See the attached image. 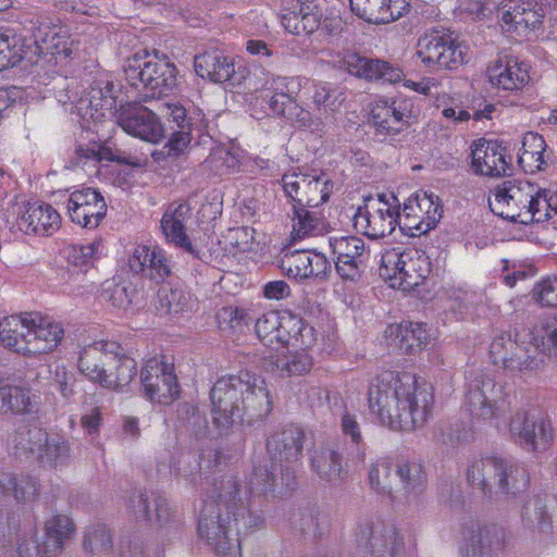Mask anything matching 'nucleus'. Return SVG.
Returning <instances> with one entry per match:
<instances>
[{"instance_id":"obj_42","label":"nucleus","mask_w":557,"mask_h":557,"mask_svg":"<svg viewBox=\"0 0 557 557\" xmlns=\"http://www.w3.org/2000/svg\"><path fill=\"white\" fill-rule=\"evenodd\" d=\"M550 159L552 152L548 151L543 136L534 132H529L523 136L518 162L524 172L543 171Z\"/></svg>"},{"instance_id":"obj_14","label":"nucleus","mask_w":557,"mask_h":557,"mask_svg":"<svg viewBox=\"0 0 557 557\" xmlns=\"http://www.w3.org/2000/svg\"><path fill=\"white\" fill-rule=\"evenodd\" d=\"M117 86L108 77L95 82L87 95L82 96L76 104L77 122L87 133H99L100 125L112 114L115 107Z\"/></svg>"},{"instance_id":"obj_64","label":"nucleus","mask_w":557,"mask_h":557,"mask_svg":"<svg viewBox=\"0 0 557 557\" xmlns=\"http://www.w3.org/2000/svg\"><path fill=\"white\" fill-rule=\"evenodd\" d=\"M524 518L540 529L550 524V516L546 511V505L540 498L530 499L524 508Z\"/></svg>"},{"instance_id":"obj_32","label":"nucleus","mask_w":557,"mask_h":557,"mask_svg":"<svg viewBox=\"0 0 557 557\" xmlns=\"http://www.w3.org/2000/svg\"><path fill=\"white\" fill-rule=\"evenodd\" d=\"M129 269L151 280L163 281L171 273V263L166 251L157 245H136L128 258Z\"/></svg>"},{"instance_id":"obj_35","label":"nucleus","mask_w":557,"mask_h":557,"mask_svg":"<svg viewBox=\"0 0 557 557\" xmlns=\"http://www.w3.org/2000/svg\"><path fill=\"white\" fill-rule=\"evenodd\" d=\"M389 345H394L406 352H414L426 347L433 339L431 330L423 323L391 324L385 330Z\"/></svg>"},{"instance_id":"obj_27","label":"nucleus","mask_w":557,"mask_h":557,"mask_svg":"<svg viewBox=\"0 0 557 557\" xmlns=\"http://www.w3.org/2000/svg\"><path fill=\"white\" fill-rule=\"evenodd\" d=\"M470 157V169L475 175L497 177L506 174L508 169L506 148L497 140H474Z\"/></svg>"},{"instance_id":"obj_10","label":"nucleus","mask_w":557,"mask_h":557,"mask_svg":"<svg viewBox=\"0 0 557 557\" xmlns=\"http://www.w3.org/2000/svg\"><path fill=\"white\" fill-rule=\"evenodd\" d=\"M413 58L430 72H453L472 60V50L465 40L443 32L429 30L418 37Z\"/></svg>"},{"instance_id":"obj_2","label":"nucleus","mask_w":557,"mask_h":557,"mask_svg":"<svg viewBox=\"0 0 557 557\" xmlns=\"http://www.w3.org/2000/svg\"><path fill=\"white\" fill-rule=\"evenodd\" d=\"M433 406V395L417 385L410 372H384L369 387V408L379 421L394 430L423 425Z\"/></svg>"},{"instance_id":"obj_11","label":"nucleus","mask_w":557,"mask_h":557,"mask_svg":"<svg viewBox=\"0 0 557 557\" xmlns=\"http://www.w3.org/2000/svg\"><path fill=\"white\" fill-rule=\"evenodd\" d=\"M256 334L263 345L283 348H311L317 341L312 326L290 311L269 310L255 323Z\"/></svg>"},{"instance_id":"obj_56","label":"nucleus","mask_w":557,"mask_h":557,"mask_svg":"<svg viewBox=\"0 0 557 557\" xmlns=\"http://www.w3.org/2000/svg\"><path fill=\"white\" fill-rule=\"evenodd\" d=\"M112 537L104 524H95L85 533L84 546L92 554L106 553L111 548Z\"/></svg>"},{"instance_id":"obj_9","label":"nucleus","mask_w":557,"mask_h":557,"mask_svg":"<svg viewBox=\"0 0 557 557\" xmlns=\"http://www.w3.org/2000/svg\"><path fill=\"white\" fill-rule=\"evenodd\" d=\"M380 276L394 289L411 292L432 273L430 257L423 250L392 247L382 252Z\"/></svg>"},{"instance_id":"obj_38","label":"nucleus","mask_w":557,"mask_h":557,"mask_svg":"<svg viewBox=\"0 0 557 557\" xmlns=\"http://www.w3.org/2000/svg\"><path fill=\"white\" fill-rule=\"evenodd\" d=\"M101 298L121 317L135 314L140 308L138 294L131 285L107 281L102 285Z\"/></svg>"},{"instance_id":"obj_50","label":"nucleus","mask_w":557,"mask_h":557,"mask_svg":"<svg viewBox=\"0 0 557 557\" xmlns=\"http://www.w3.org/2000/svg\"><path fill=\"white\" fill-rule=\"evenodd\" d=\"M475 470L483 471V478L486 481V492L492 486H505L508 488L509 482L507 481L506 461L497 457H486L478 459Z\"/></svg>"},{"instance_id":"obj_8","label":"nucleus","mask_w":557,"mask_h":557,"mask_svg":"<svg viewBox=\"0 0 557 557\" xmlns=\"http://www.w3.org/2000/svg\"><path fill=\"white\" fill-rule=\"evenodd\" d=\"M125 78L144 99L173 94L177 88V70L165 55L141 50L126 59Z\"/></svg>"},{"instance_id":"obj_23","label":"nucleus","mask_w":557,"mask_h":557,"mask_svg":"<svg viewBox=\"0 0 557 557\" xmlns=\"http://www.w3.org/2000/svg\"><path fill=\"white\" fill-rule=\"evenodd\" d=\"M334 65L347 71L350 75L367 79H383L397 84L401 79L403 70L386 61L366 58L354 51H345L333 61Z\"/></svg>"},{"instance_id":"obj_37","label":"nucleus","mask_w":557,"mask_h":557,"mask_svg":"<svg viewBox=\"0 0 557 557\" xmlns=\"http://www.w3.org/2000/svg\"><path fill=\"white\" fill-rule=\"evenodd\" d=\"M503 533L495 527L473 530L462 548L463 557H497L503 548Z\"/></svg>"},{"instance_id":"obj_25","label":"nucleus","mask_w":557,"mask_h":557,"mask_svg":"<svg viewBox=\"0 0 557 557\" xmlns=\"http://www.w3.org/2000/svg\"><path fill=\"white\" fill-rule=\"evenodd\" d=\"M411 115V106L403 98H375L370 103V121L380 134H396L404 129Z\"/></svg>"},{"instance_id":"obj_12","label":"nucleus","mask_w":557,"mask_h":557,"mask_svg":"<svg viewBox=\"0 0 557 557\" xmlns=\"http://www.w3.org/2000/svg\"><path fill=\"white\" fill-rule=\"evenodd\" d=\"M400 202L394 193H381L364 199L354 215L355 228L369 238H381L399 226Z\"/></svg>"},{"instance_id":"obj_22","label":"nucleus","mask_w":557,"mask_h":557,"mask_svg":"<svg viewBox=\"0 0 557 557\" xmlns=\"http://www.w3.org/2000/svg\"><path fill=\"white\" fill-rule=\"evenodd\" d=\"M145 395L152 401L169 404L180 393L173 364L163 357H153L146 361L141 374Z\"/></svg>"},{"instance_id":"obj_19","label":"nucleus","mask_w":557,"mask_h":557,"mask_svg":"<svg viewBox=\"0 0 557 557\" xmlns=\"http://www.w3.org/2000/svg\"><path fill=\"white\" fill-rule=\"evenodd\" d=\"M535 193V185L528 181H506L488 198L491 210L503 219L524 224L523 212Z\"/></svg>"},{"instance_id":"obj_47","label":"nucleus","mask_w":557,"mask_h":557,"mask_svg":"<svg viewBox=\"0 0 557 557\" xmlns=\"http://www.w3.org/2000/svg\"><path fill=\"white\" fill-rule=\"evenodd\" d=\"M311 467L321 478L333 479L341 473L342 460L333 447L321 446L312 453Z\"/></svg>"},{"instance_id":"obj_48","label":"nucleus","mask_w":557,"mask_h":557,"mask_svg":"<svg viewBox=\"0 0 557 557\" xmlns=\"http://www.w3.org/2000/svg\"><path fill=\"white\" fill-rule=\"evenodd\" d=\"M333 184L325 175L309 174L299 207H318L324 203L332 193Z\"/></svg>"},{"instance_id":"obj_13","label":"nucleus","mask_w":557,"mask_h":557,"mask_svg":"<svg viewBox=\"0 0 557 557\" xmlns=\"http://www.w3.org/2000/svg\"><path fill=\"white\" fill-rule=\"evenodd\" d=\"M484 78L496 95L517 96L532 82L531 65L511 54H497L484 69Z\"/></svg>"},{"instance_id":"obj_59","label":"nucleus","mask_w":557,"mask_h":557,"mask_svg":"<svg viewBox=\"0 0 557 557\" xmlns=\"http://www.w3.org/2000/svg\"><path fill=\"white\" fill-rule=\"evenodd\" d=\"M309 173H305L299 169H292L282 176V187L288 198L299 205L301 194H304Z\"/></svg>"},{"instance_id":"obj_24","label":"nucleus","mask_w":557,"mask_h":557,"mask_svg":"<svg viewBox=\"0 0 557 557\" xmlns=\"http://www.w3.org/2000/svg\"><path fill=\"white\" fill-rule=\"evenodd\" d=\"M66 210L73 223L91 230L96 228L104 218L107 203L98 190L86 187L70 194Z\"/></svg>"},{"instance_id":"obj_53","label":"nucleus","mask_w":557,"mask_h":557,"mask_svg":"<svg viewBox=\"0 0 557 557\" xmlns=\"http://www.w3.org/2000/svg\"><path fill=\"white\" fill-rule=\"evenodd\" d=\"M133 503L135 511L150 521L156 520L161 522L169 516L170 509L168 503L161 497H153L149 500L145 495L140 494L134 498Z\"/></svg>"},{"instance_id":"obj_1","label":"nucleus","mask_w":557,"mask_h":557,"mask_svg":"<svg viewBox=\"0 0 557 557\" xmlns=\"http://www.w3.org/2000/svg\"><path fill=\"white\" fill-rule=\"evenodd\" d=\"M268 462L253 467L252 475L245 484H240L233 478L221 482L216 498L208 500L200 513L198 532L206 539L218 554L226 557H242L239 528L234 530L233 522L245 529H250L259 523L260 518L249 513L248 506L251 497L265 494L271 491L274 482V465Z\"/></svg>"},{"instance_id":"obj_58","label":"nucleus","mask_w":557,"mask_h":557,"mask_svg":"<svg viewBox=\"0 0 557 557\" xmlns=\"http://www.w3.org/2000/svg\"><path fill=\"white\" fill-rule=\"evenodd\" d=\"M397 475L408 494H417L421 491L424 475L419 465L401 461L397 465Z\"/></svg>"},{"instance_id":"obj_63","label":"nucleus","mask_w":557,"mask_h":557,"mask_svg":"<svg viewBox=\"0 0 557 557\" xmlns=\"http://www.w3.org/2000/svg\"><path fill=\"white\" fill-rule=\"evenodd\" d=\"M301 3V30L304 35H308L317 30L321 22V13L314 0H297Z\"/></svg>"},{"instance_id":"obj_28","label":"nucleus","mask_w":557,"mask_h":557,"mask_svg":"<svg viewBox=\"0 0 557 557\" xmlns=\"http://www.w3.org/2000/svg\"><path fill=\"white\" fill-rule=\"evenodd\" d=\"M28 342L26 355H40L53 351L61 343L64 330L62 325L52 318L42 315L39 312H29Z\"/></svg>"},{"instance_id":"obj_44","label":"nucleus","mask_w":557,"mask_h":557,"mask_svg":"<svg viewBox=\"0 0 557 557\" xmlns=\"http://www.w3.org/2000/svg\"><path fill=\"white\" fill-rule=\"evenodd\" d=\"M74 533V523L69 516L57 515L46 522V540L38 547L45 556L60 552L64 542Z\"/></svg>"},{"instance_id":"obj_30","label":"nucleus","mask_w":557,"mask_h":557,"mask_svg":"<svg viewBox=\"0 0 557 557\" xmlns=\"http://www.w3.org/2000/svg\"><path fill=\"white\" fill-rule=\"evenodd\" d=\"M27 438L22 437L18 445L22 449L37 453L41 461L51 466H60L70 457V446L59 435H48L42 429L27 431Z\"/></svg>"},{"instance_id":"obj_36","label":"nucleus","mask_w":557,"mask_h":557,"mask_svg":"<svg viewBox=\"0 0 557 557\" xmlns=\"http://www.w3.org/2000/svg\"><path fill=\"white\" fill-rule=\"evenodd\" d=\"M304 432L298 426H288L273 433L267 441V450L272 460L292 461L301 453Z\"/></svg>"},{"instance_id":"obj_5","label":"nucleus","mask_w":557,"mask_h":557,"mask_svg":"<svg viewBox=\"0 0 557 557\" xmlns=\"http://www.w3.org/2000/svg\"><path fill=\"white\" fill-rule=\"evenodd\" d=\"M79 372L102 388L123 391L137 374V363L114 341L96 339L79 350Z\"/></svg>"},{"instance_id":"obj_62","label":"nucleus","mask_w":557,"mask_h":557,"mask_svg":"<svg viewBox=\"0 0 557 557\" xmlns=\"http://www.w3.org/2000/svg\"><path fill=\"white\" fill-rule=\"evenodd\" d=\"M535 300L545 307H557V275L548 276L533 288Z\"/></svg>"},{"instance_id":"obj_21","label":"nucleus","mask_w":557,"mask_h":557,"mask_svg":"<svg viewBox=\"0 0 557 557\" xmlns=\"http://www.w3.org/2000/svg\"><path fill=\"white\" fill-rule=\"evenodd\" d=\"M355 536L356 544L364 556L383 557L386 554L394 556L405 545L403 535L391 522L361 524Z\"/></svg>"},{"instance_id":"obj_57","label":"nucleus","mask_w":557,"mask_h":557,"mask_svg":"<svg viewBox=\"0 0 557 557\" xmlns=\"http://www.w3.org/2000/svg\"><path fill=\"white\" fill-rule=\"evenodd\" d=\"M10 394L9 412L33 413L38 410L37 396L28 388L11 385Z\"/></svg>"},{"instance_id":"obj_40","label":"nucleus","mask_w":557,"mask_h":557,"mask_svg":"<svg viewBox=\"0 0 557 557\" xmlns=\"http://www.w3.org/2000/svg\"><path fill=\"white\" fill-rule=\"evenodd\" d=\"M302 79V87H309L312 89V102L314 104L317 114L312 119L321 117L322 127L325 124V121L331 119L334 113H336L344 100V92L337 88L332 87L327 83H315L310 82L309 79Z\"/></svg>"},{"instance_id":"obj_51","label":"nucleus","mask_w":557,"mask_h":557,"mask_svg":"<svg viewBox=\"0 0 557 557\" xmlns=\"http://www.w3.org/2000/svg\"><path fill=\"white\" fill-rule=\"evenodd\" d=\"M323 231L321 221L305 207H294L293 238L301 239L307 236H315Z\"/></svg>"},{"instance_id":"obj_49","label":"nucleus","mask_w":557,"mask_h":557,"mask_svg":"<svg viewBox=\"0 0 557 557\" xmlns=\"http://www.w3.org/2000/svg\"><path fill=\"white\" fill-rule=\"evenodd\" d=\"M220 245L230 253L252 250L255 230L249 226L228 228L221 237Z\"/></svg>"},{"instance_id":"obj_55","label":"nucleus","mask_w":557,"mask_h":557,"mask_svg":"<svg viewBox=\"0 0 557 557\" xmlns=\"http://www.w3.org/2000/svg\"><path fill=\"white\" fill-rule=\"evenodd\" d=\"M87 139V144L81 141L76 149L77 158L81 161L101 162L117 160L119 162H121L120 159L115 158L111 148H109L106 145H102L101 143L95 140L94 138Z\"/></svg>"},{"instance_id":"obj_34","label":"nucleus","mask_w":557,"mask_h":557,"mask_svg":"<svg viewBox=\"0 0 557 557\" xmlns=\"http://www.w3.org/2000/svg\"><path fill=\"white\" fill-rule=\"evenodd\" d=\"M280 268L285 275L296 280H304L312 276L325 275L330 263L327 259L318 252L307 250H296L285 253Z\"/></svg>"},{"instance_id":"obj_17","label":"nucleus","mask_w":557,"mask_h":557,"mask_svg":"<svg viewBox=\"0 0 557 557\" xmlns=\"http://www.w3.org/2000/svg\"><path fill=\"white\" fill-rule=\"evenodd\" d=\"M467 382L466 400L469 410L483 419L496 417L506 403L504 386L496 384L490 375L481 370L470 371Z\"/></svg>"},{"instance_id":"obj_15","label":"nucleus","mask_w":557,"mask_h":557,"mask_svg":"<svg viewBox=\"0 0 557 557\" xmlns=\"http://www.w3.org/2000/svg\"><path fill=\"white\" fill-rule=\"evenodd\" d=\"M440 198L423 190L409 196L399 210V228L403 234L417 237L433 230L442 218Z\"/></svg>"},{"instance_id":"obj_3","label":"nucleus","mask_w":557,"mask_h":557,"mask_svg":"<svg viewBox=\"0 0 557 557\" xmlns=\"http://www.w3.org/2000/svg\"><path fill=\"white\" fill-rule=\"evenodd\" d=\"M528 343H519L511 332L494 335L490 358L496 366L512 374L541 370L545 357H557V315L540 319L530 330Z\"/></svg>"},{"instance_id":"obj_54","label":"nucleus","mask_w":557,"mask_h":557,"mask_svg":"<svg viewBox=\"0 0 557 557\" xmlns=\"http://www.w3.org/2000/svg\"><path fill=\"white\" fill-rule=\"evenodd\" d=\"M11 488L17 500L26 502L37 495L36 482L30 478L16 480L9 474H0V493Z\"/></svg>"},{"instance_id":"obj_6","label":"nucleus","mask_w":557,"mask_h":557,"mask_svg":"<svg viewBox=\"0 0 557 557\" xmlns=\"http://www.w3.org/2000/svg\"><path fill=\"white\" fill-rule=\"evenodd\" d=\"M240 376H223L211 389L212 419L219 433L227 431L234 423V418L242 417L239 399L244 394L243 404L246 408H256L260 413L270 411L271 401L264 380L248 372Z\"/></svg>"},{"instance_id":"obj_18","label":"nucleus","mask_w":557,"mask_h":557,"mask_svg":"<svg viewBox=\"0 0 557 557\" xmlns=\"http://www.w3.org/2000/svg\"><path fill=\"white\" fill-rule=\"evenodd\" d=\"M329 246L338 275L345 281H359L370 259L364 240L358 236H331Z\"/></svg>"},{"instance_id":"obj_20","label":"nucleus","mask_w":557,"mask_h":557,"mask_svg":"<svg viewBox=\"0 0 557 557\" xmlns=\"http://www.w3.org/2000/svg\"><path fill=\"white\" fill-rule=\"evenodd\" d=\"M190 214L191 209L188 203H172L163 213L160 227L166 243L194 257H199L200 250L205 246V237H197L191 231L188 233Z\"/></svg>"},{"instance_id":"obj_46","label":"nucleus","mask_w":557,"mask_h":557,"mask_svg":"<svg viewBox=\"0 0 557 557\" xmlns=\"http://www.w3.org/2000/svg\"><path fill=\"white\" fill-rule=\"evenodd\" d=\"M102 253L103 244L101 239H95L85 245H71L65 249V257L69 263L82 271H87L94 267Z\"/></svg>"},{"instance_id":"obj_16","label":"nucleus","mask_w":557,"mask_h":557,"mask_svg":"<svg viewBox=\"0 0 557 557\" xmlns=\"http://www.w3.org/2000/svg\"><path fill=\"white\" fill-rule=\"evenodd\" d=\"M4 219L11 227L26 234L52 235L61 226V215L48 203H29L15 199L5 210Z\"/></svg>"},{"instance_id":"obj_45","label":"nucleus","mask_w":557,"mask_h":557,"mask_svg":"<svg viewBox=\"0 0 557 557\" xmlns=\"http://www.w3.org/2000/svg\"><path fill=\"white\" fill-rule=\"evenodd\" d=\"M555 191L542 189L535 185V193L528 201L527 211L523 212L524 224L543 223L554 218Z\"/></svg>"},{"instance_id":"obj_31","label":"nucleus","mask_w":557,"mask_h":557,"mask_svg":"<svg viewBox=\"0 0 557 557\" xmlns=\"http://www.w3.org/2000/svg\"><path fill=\"white\" fill-rule=\"evenodd\" d=\"M535 430H539V438L542 441H553L552 422L541 411L536 409L520 410L510 419V436L523 447L525 444H534Z\"/></svg>"},{"instance_id":"obj_52","label":"nucleus","mask_w":557,"mask_h":557,"mask_svg":"<svg viewBox=\"0 0 557 557\" xmlns=\"http://www.w3.org/2000/svg\"><path fill=\"white\" fill-rule=\"evenodd\" d=\"M255 315L252 309L226 307L219 311L218 322L222 330L243 332Z\"/></svg>"},{"instance_id":"obj_33","label":"nucleus","mask_w":557,"mask_h":557,"mask_svg":"<svg viewBox=\"0 0 557 557\" xmlns=\"http://www.w3.org/2000/svg\"><path fill=\"white\" fill-rule=\"evenodd\" d=\"M351 12L372 24H388L410 10V0H349Z\"/></svg>"},{"instance_id":"obj_7","label":"nucleus","mask_w":557,"mask_h":557,"mask_svg":"<svg viewBox=\"0 0 557 557\" xmlns=\"http://www.w3.org/2000/svg\"><path fill=\"white\" fill-rule=\"evenodd\" d=\"M28 51L38 55L50 54L55 62H62L72 54V41L63 27L47 22L34 29L33 46L9 30L0 32V71L16 65Z\"/></svg>"},{"instance_id":"obj_39","label":"nucleus","mask_w":557,"mask_h":557,"mask_svg":"<svg viewBox=\"0 0 557 557\" xmlns=\"http://www.w3.org/2000/svg\"><path fill=\"white\" fill-rule=\"evenodd\" d=\"M195 71L201 78L213 83H224L230 81L234 73V63L221 51H206L195 58Z\"/></svg>"},{"instance_id":"obj_4","label":"nucleus","mask_w":557,"mask_h":557,"mask_svg":"<svg viewBox=\"0 0 557 557\" xmlns=\"http://www.w3.org/2000/svg\"><path fill=\"white\" fill-rule=\"evenodd\" d=\"M302 87L299 77L274 76L265 73L253 74L246 79V88L255 92L249 99L251 114L256 119L278 116L297 124L311 133L322 131L321 117L298 106L296 96Z\"/></svg>"},{"instance_id":"obj_41","label":"nucleus","mask_w":557,"mask_h":557,"mask_svg":"<svg viewBox=\"0 0 557 557\" xmlns=\"http://www.w3.org/2000/svg\"><path fill=\"white\" fill-rule=\"evenodd\" d=\"M295 352L288 356L280 357L271 355L264 359L263 368L265 371L276 373L281 377L294 375H304L308 373L313 366L312 357L308 354L309 348H294Z\"/></svg>"},{"instance_id":"obj_26","label":"nucleus","mask_w":557,"mask_h":557,"mask_svg":"<svg viewBox=\"0 0 557 557\" xmlns=\"http://www.w3.org/2000/svg\"><path fill=\"white\" fill-rule=\"evenodd\" d=\"M122 129L145 141L157 144L164 137V127L158 116L148 108L127 106L117 116Z\"/></svg>"},{"instance_id":"obj_29","label":"nucleus","mask_w":557,"mask_h":557,"mask_svg":"<svg viewBox=\"0 0 557 557\" xmlns=\"http://www.w3.org/2000/svg\"><path fill=\"white\" fill-rule=\"evenodd\" d=\"M499 15L505 30L527 34L542 25L545 13L528 0H503Z\"/></svg>"},{"instance_id":"obj_61","label":"nucleus","mask_w":557,"mask_h":557,"mask_svg":"<svg viewBox=\"0 0 557 557\" xmlns=\"http://www.w3.org/2000/svg\"><path fill=\"white\" fill-rule=\"evenodd\" d=\"M507 481L509 482L508 488L498 486L500 492L508 496H516L523 492L529 484V474L527 470L518 465H508L506 462Z\"/></svg>"},{"instance_id":"obj_60","label":"nucleus","mask_w":557,"mask_h":557,"mask_svg":"<svg viewBox=\"0 0 557 557\" xmlns=\"http://www.w3.org/2000/svg\"><path fill=\"white\" fill-rule=\"evenodd\" d=\"M211 158L212 160L221 161V166L228 172L239 170L246 161L245 151L236 145L216 148L212 152Z\"/></svg>"},{"instance_id":"obj_43","label":"nucleus","mask_w":557,"mask_h":557,"mask_svg":"<svg viewBox=\"0 0 557 557\" xmlns=\"http://www.w3.org/2000/svg\"><path fill=\"white\" fill-rule=\"evenodd\" d=\"M29 319V312L20 315L5 317L0 321V343L18 354L26 355L28 342V330L29 324L26 320Z\"/></svg>"}]
</instances>
